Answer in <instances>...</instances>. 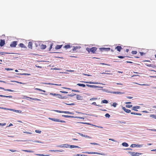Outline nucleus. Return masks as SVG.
<instances>
[{
    "mask_svg": "<svg viewBox=\"0 0 156 156\" xmlns=\"http://www.w3.org/2000/svg\"><path fill=\"white\" fill-rule=\"evenodd\" d=\"M127 153L130 154V155L131 156H139L141 154H142L143 153H139V152H135L131 151H128L127 152Z\"/></svg>",
    "mask_w": 156,
    "mask_h": 156,
    "instance_id": "obj_1",
    "label": "nucleus"
},
{
    "mask_svg": "<svg viewBox=\"0 0 156 156\" xmlns=\"http://www.w3.org/2000/svg\"><path fill=\"white\" fill-rule=\"evenodd\" d=\"M83 153H86L87 154H99V155H105V154L104 153H100L99 152H88V151H85L83 152Z\"/></svg>",
    "mask_w": 156,
    "mask_h": 156,
    "instance_id": "obj_2",
    "label": "nucleus"
},
{
    "mask_svg": "<svg viewBox=\"0 0 156 156\" xmlns=\"http://www.w3.org/2000/svg\"><path fill=\"white\" fill-rule=\"evenodd\" d=\"M18 41H12L10 44V47L12 48L16 47L17 45Z\"/></svg>",
    "mask_w": 156,
    "mask_h": 156,
    "instance_id": "obj_3",
    "label": "nucleus"
},
{
    "mask_svg": "<svg viewBox=\"0 0 156 156\" xmlns=\"http://www.w3.org/2000/svg\"><path fill=\"white\" fill-rule=\"evenodd\" d=\"M86 86H87L88 87H91V88H103V87L99 86H97L96 85H89L88 84H86Z\"/></svg>",
    "mask_w": 156,
    "mask_h": 156,
    "instance_id": "obj_4",
    "label": "nucleus"
},
{
    "mask_svg": "<svg viewBox=\"0 0 156 156\" xmlns=\"http://www.w3.org/2000/svg\"><path fill=\"white\" fill-rule=\"evenodd\" d=\"M99 49L101 51H109L111 49L110 48H106L103 47L100 48H99Z\"/></svg>",
    "mask_w": 156,
    "mask_h": 156,
    "instance_id": "obj_5",
    "label": "nucleus"
},
{
    "mask_svg": "<svg viewBox=\"0 0 156 156\" xmlns=\"http://www.w3.org/2000/svg\"><path fill=\"white\" fill-rule=\"evenodd\" d=\"M74 123H75V124H82L90 125H92V126H94V125L91 124L90 123H88V122H74Z\"/></svg>",
    "mask_w": 156,
    "mask_h": 156,
    "instance_id": "obj_6",
    "label": "nucleus"
},
{
    "mask_svg": "<svg viewBox=\"0 0 156 156\" xmlns=\"http://www.w3.org/2000/svg\"><path fill=\"white\" fill-rule=\"evenodd\" d=\"M5 44V41L4 39H1L0 40V46L1 47L3 46Z\"/></svg>",
    "mask_w": 156,
    "mask_h": 156,
    "instance_id": "obj_7",
    "label": "nucleus"
},
{
    "mask_svg": "<svg viewBox=\"0 0 156 156\" xmlns=\"http://www.w3.org/2000/svg\"><path fill=\"white\" fill-rule=\"evenodd\" d=\"M97 48L95 47H92L90 48L91 52L93 54L95 53V51H96Z\"/></svg>",
    "mask_w": 156,
    "mask_h": 156,
    "instance_id": "obj_8",
    "label": "nucleus"
},
{
    "mask_svg": "<svg viewBox=\"0 0 156 156\" xmlns=\"http://www.w3.org/2000/svg\"><path fill=\"white\" fill-rule=\"evenodd\" d=\"M122 110L126 113H129L130 112H131V110L129 109H127L125 108V107H124L122 106Z\"/></svg>",
    "mask_w": 156,
    "mask_h": 156,
    "instance_id": "obj_9",
    "label": "nucleus"
},
{
    "mask_svg": "<svg viewBox=\"0 0 156 156\" xmlns=\"http://www.w3.org/2000/svg\"><path fill=\"white\" fill-rule=\"evenodd\" d=\"M110 93L111 94H124L125 93L124 92H121L119 91H112V92H110Z\"/></svg>",
    "mask_w": 156,
    "mask_h": 156,
    "instance_id": "obj_10",
    "label": "nucleus"
},
{
    "mask_svg": "<svg viewBox=\"0 0 156 156\" xmlns=\"http://www.w3.org/2000/svg\"><path fill=\"white\" fill-rule=\"evenodd\" d=\"M18 46L21 48H24L25 49V50H26L27 49V47L23 43H20L18 44Z\"/></svg>",
    "mask_w": 156,
    "mask_h": 156,
    "instance_id": "obj_11",
    "label": "nucleus"
},
{
    "mask_svg": "<svg viewBox=\"0 0 156 156\" xmlns=\"http://www.w3.org/2000/svg\"><path fill=\"white\" fill-rule=\"evenodd\" d=\"M79 135H80V136H82L84 137H87L88 138H90L91 137H90V136H87V135L83 134L82 133H78L77 132H76Z\"/></svg>",
    "mask_w": 156,
    "mask_h": 156,
    "instance_id": "obj_12",
    "label": "nucleus"
},
{
    "mask_svg": "<svg viewBox=\"0 0 156 156\" xmlns=\"http://www.w3.org/2000/svg\"><path fill=\"white\" fill-rule=\"evenodd\" d=\"M62 116L63 117L66 118H76V116H71V115H62Z\"/></svg>",
    "mask_w": 156,
    "mask_h": 156,
    "instance_id": "obj_13",
    "label": "nucleus"
},
{
    "mask_svg": "<svg viewBox=\"0 0 156 156\" xmlns=\"http://www.w3.org/2000/svg\"><path fill=\"white\" fill-rule=\"evenodd\" d=\"M76 99L77 100H82L83 99V97L79 95H76Z\"/></svg>",
    "mask_w": 156,
    "mask_h": 156,
    "instance_id": "obj_14",
    "label": "nucleus"
},
{
    "mask_svg": "<svg viewBox=\"0 0 156 156\" xmlns=\"http://www.w3.org/2000/svg\"><path fill=\"white\" fill-rule=\"evenodd\" d=\"M73 49L71 50L72 51H71V52H73V51H76L77 49H80V47H78V46H73Z\"/></svg>",
    "mask_w": 156,
    "mask_h": 156,
    "instance_id": "obj_15",
    "label": "nucleus"
},
{
    "mask_svg": "<svg viewBox=\"0 0 156 156\" xmlns=\"http://www.w3.org/2000/svg\"><path fill=\"white\" fill-rule=\"evenodd\" d=\"M49 151H52V152H64V150H49Z\"/></svg>",
    "mask_w": 156,
    "mask_h": 156,
    "instance_id": "obj_16",
    "label": "nucleus"
},
{
    "mask_svg": "<svg viewBox=\"0 0 156 156\" xmlns=\"http://www.w3.org/2000/svg\"><path fill=\"white\" fill-rule=\"evenodd\" d=\"M72 47V46H71L69 44H67L65 45L63 47V48H66V49H67L68 48H70L71 47Z\"/></svg>",
    "mask_w": 156,
    "mask_h": 156,
    "instance_id": "obj_17",
    "label": "nucleus"
},
{
    "mask_svg": "<svg viewBox=\"0 0 156 156\" xmlns=\"http://www.w3.org/2000/svg\"><path fill=\"white\" fill-rule=\"evenodd\" d=\"M32 42L30 41L28 43V47L29 48H30L32 49Z\"/></svg>",
    "mask_w": 156,
    "mask_h": 156,
    "instance_id": "obj_18",
    "label": "nucleus"
},
{
    "mask_svg": "<svg viewBox=\"0 0 156 156\" xmlns=\"http://www.w3.org/2000/svg\"><path fill=\"white\" fill-rule=\"evenodd\" d=\"M145 65L148 67H151L154 68H156V66L153 65L151 64H148L147 63H145Z\"/></svg>",
    "mask_w": 156,
    "mask_h": 156,
    "instance_id": "obj_19",
    "label": "nucleus"
},
{
    "mask_svg": "<svg viewBox=\"0 0 156 156\" xmlns=\"http://www.w3.org/2000/svg\"><path fill=\"white\" fill-rule=\"evenodd\" d=\"M122 49V48L121 46H117V47H115V49H116L119 52H120Z\"/></svg>",
    "mask_w": 156,
    "mask_h": 156,
    "instance_id": "obj_20",
    "label": "nucleus"
},
{
    "mask_svg": "<svg viewBox=\"0 0 156 156\" xmlns=\"http://www.w3.org/2000/svg\"><path fill=\"white\" fill-rule=\"evenodd\" d=\"M48 119L50 120H51L52 121H55V122H58L59 119H55V118H49Z\"/></svg>",
    "mask_w": 156,
    "mask_h": 156,
    "instance_id": "obj_21",
    "label": "nucleus"
},
{
    "mask_svg": "<svg viewBox=\"0 0 156 156\" xmlns=\"http://www.w3.org/2000/svg\"><path fill=\"white\" fill-rule=\"evenodd\" d=\"M118 58H125V57H127L128 58H133V57H129V56H121V55H119L118 56H117Z\"/></svg>",
    "mask_w": 156,
    "mask_h": 156,
    "instance_id": "obj_22",
    "label": "nucleus"
},
{
    "mask_svg": "<svg viewBox=\"0 0 156 156\" xmlns=\"http://www.w3.org/2000/svg\"><path fill=\"white\" fill-rule=\"evenodd\" d=\"M62 46V45H57L55 47V49L58 50L60 49Z\"/></svg>",
    "mask_w": 156,
    "mask_h": 156,
    "instance_id": "obj_23",
    "label": "nucleus"
},
{
    "mask_svg": "<svg viewBox=\"0 0 156 156\" xmlns=\"http://www.w3.org/2000/svg\"><path fill=\"white\" fill-rule=\"evenodd\" d=\"M90 83H91V84H102V85H105V84H103V83H101L100 82H92V81H91Z\"/></svg>",
    "mask_w": 156,
    "mask_h": 156,
    "instance_id": "obj_24",
    "label": "nucleus"
},
{
    "mask_svg": "<svg viewBox=\"0 0 156 156\" xmlns=\"http://www.w3.org/2000/svg\"><path fill=\"white\" fill-rule=\"evenodd\" d=\"M4 54H16V53H8V52H0V54L1 55H4Z\"/></svg>",
    "mask_w": 156,
    "mask_h": 156,
    "instance_id": "obj_25",
    "label": "nucleus"
},
{
    "mask_svg": "<svg viewBox=\"0 0 156 156\" xmlns=\"http://www.w3.org/2000/svg\"><path fill=\"white\" fill-rule=\"evenodd\" d=\"M47 47V46L45 44H41V49L42 50L45 49Z\"/></svg>",
    "mask_w": 156,
    "mask_h": 156,
    "instance_id": "obj_26",
    "label": "nucleus"
},
{
    "mask_svg": "<svg viewBox=\"0 0 156 156\" xmlns=\"http://www.w3.org/2000/svg\"><path fill=\"white\" fill-rule=\"evenodd\" d=\"M122 145L123 146L125 147H128L129 146L128 144L126 142H124L122 143Z\"/></svg>",
    "mask_w": 156,
    "mask_h": 156,
    "instance_id": "obj_27",
    "label": "nucleus"
},
{
    "mask_svg": "<svg viewBox=\"0 0 156 156\" xmlns=\"http://www.w3.org/2000/svg\"><path fill=\"white\" fill-rule=\"evenodd\" d=\"M108 103V101L105 99H104L102 100L101 101V104H107Z\"/></svg>",
    "mask_w": 156,
    "mask_h": 156,
    "instance_id": "obj_28",
    "label": "nucleus"
},
{
    "mask_svg": "<svg viewBox=\"0 0 156 156\" xmlns=\"http://www.w3.org/2000/svg\"><path fill=\"white\" fill-rule=\"evenodd\" d=\"M76 85L83 87H85V86H86V85H85V84L80 83H77L76 84Z\"/></svg>",
    "mask_w": 156,
    "mask_h": 156,
    "instance_id": "obj_29",
    "label": "nucleus"
},
{
    "mask_svg": "<svg viewBox=\"0 0 156 156\" xmlns=\"http://www.w3.org/2000/svg\"><path fill=\"white\" fill-rule=\"evenodd\" d=\"M12 111L17 113H20L21 112V111L20 110H16L14 109H12Z\"/></svg>",
    "mask_w": 156,
    "mask_h": 156,
    "instance_id": "obj_30",
    "label": "nucleus"
},
{
    "mask_svg": "<svg viewBox=\"0 0 156 156\" xmlns=\"http://www.w3.org/2000/svg\"><path fill=\"white\" fill-rule=\"evenodd\" d=\"M131 114L132 115H142L141 113H137L134 112H131Z\"/></svg>",
    "mask_w": 156,
    "mask_h": 156,
    "instance_id": "obj_31",
    "label": "nucleus"
},
{
    "mask_svg": "<svg viewBox=\"0 0 156 156\" xmlns=\"http://www.w3.org/2000/svg\"><path fill=\"white\" fill-rule=\"evenodd\" d=\"M0 97L9 98H12V96H6L2 95H1L0 96Z\"/></svg>",
    "mask_w": 156,
    "mask_h": 156,
    "instance_id": "obj_32",
    "label": "nucleus"
},
{
    "mask_svg": "<svg viewBox=\"0 0 156 156\" xmlns=\"http://www.w3.org/2000/svg\"><path fill=\"white\" fill-rule=\"evenodd\" d=\"M22 151H25V152H27L33 153L34 152V151H33L28 150H23Z\"/></svg>",
    "mask_w": 156,
    "mask_h": 156,
    "instance_id": "obj_33",
    "label": "nucleus"
},
{
    "mask_svg": "<svg viewBox=\"0 0 156 156\" xmlns=\"http://www.w3.org/2000/svg\"><path fill=\"white\" fill-rule=\"evenodd\" d=\"M10 82H16V83H20V84H24V83H22L21 82H19L18 81H16V80H14V81L11 80L10 81Z\"/></svg>",
    "mask_w": 156,
    "mask_h": 156,
    "instance_id": "obj_34",
    "label": "nucleus"
},
{
    "mask_svg": "<svg viewBox=\"0 0 156 156\" xmlns=\"http://www.w3.org/2000/svg\"><path fill=\"white\" fill-rule=\"evenodd\" d=\"M29 98L30 99L33 100H34L35 101H41V100L37 98Z\"/></svg>",
    "mask_w": 156,
    "mask_h": 156,
    "instance_id": "obj_35",
    "label": "nucleus"
},
{
    "mask_svg": "<svg viewBox=\"0 0 156 156\" xmlns=\"http://www.w3.org/2000/svg\"><path fill=\"white\" fill-rule=\"evenodd\" d=\"M3 90H4L5 91H8L11 92H13L15 91L14 90H12L11 89H5L4 88V89H3Z\"/></svg>",
    "mask_w": 156,
    "mask_h": 156,
    "instance_id": "obj_36",
    "label": "nucleus"
},
{
    "mask_svg": "<svg viewBox=\"0 0 156 156\" xmlns=\"http://www.w3.org/2000/svg\"><path fill=\"white\" fill-rule=\"evenodd\" d=\"M36 155L40 156H49V154H36Z\"/></svg>",
    "mask_w": 156,
    "mask_h": 156,
    "instance_id": "obj_37",
    "label": "nucleus"
},
{
    "mask_svg": "<svg viewBox=\"0 0 156 156\" xmlns=\"http://www.w3.org/2000/svg\"><path fill=\"white\" fill-rule=\"evenodd\" d=\"M150 117H152V118H154L155 119H156V115H154V114H151L150 115Z\"/></svg>",
    "mask_w": 156,
    "mask_h": 156,
    "instance_id": "obj_38",
    "label": "nucleus"
},
{
    "mask_svg": "<svg viewBox=\"0 0 156 156\" xmlns=\"http://www.w3.org/2000/svg\"><path fill=\"white\" fill-rule=\"evenodd\" d=\"M0 82L3 83H7V84H10V85H14V84H13L12 83H8L6 82V81L1 80H0Z\"/></svg>",
    "mask_w": 156,
    "mask_h": 156,
    "instance_id": "obj_39",
    "label": "nucleus"
},
{
    "mask_svg": "<svg viewBox=\"0 0 156 156\" xmlns=\"http://www.w3.org/2000/svg\"><path fill=\"white\" fill-rule=\"evenodd\" d=\"M143 144H136V147H139V148H140V147H143Z\"/></svg>",
    "mask_w": 156,
    "mask_h": 156,
    "instance_id": "obj_40",
    "label": "nucleus"
},
{
    "mask_svg": "<svg viewBox=\"0 0 156 156\" xmlns=\"http://www.w3.org/2000/svg\"><path fill=\"white\" fill-rule=\"evenodd\" d=\"M53 111L54 112H58V113H62V112H63V111H61L58 110H53Z\"/></svg>",
    "mask_w": 156,
    "mask_h": 156,
    "instance_id": "obj_41",
    "label": "nucleus"
},
{
    "mask_svg": "<svg viewBox=\"0 0 156 156\" xmlns=\"http://www.w3.org/2000/svg\"><path fill=\"white\" fill-rule=\"evenodd\" d=\"M118 105V104L116 102H114L112 103V106L114 107H116L117 105Z\"/></svg>",
    "mask_w": 156,
    "mask_h": 156,
    "instance_id": "obj_42",
    "label": "nucleus"
},
{
    "mask_svg": "<svg viewBox=\"0 0 156 156\" xmlns=\"http://www.w3.org/2000/svg\"><path fill=\"white\" fill-rule=\"evenodd\" d=\"M101 90H102L103 92H105L110 93V92H112V91H108V90L102 89H101Z\"/></svg>",
    "mask_w": 156,
    "mask_h": 156,
    "instance_id": "obj_43",
    "label": "nucleus"
},
{
    "mask_svg": "<svg viewBox=\"0 0 156 156\" xmlns=\"http://www.w3.org/2000/svg\"><path fill=\"white\" fill-rule=\"evenodd\" d=\"M53 45V43H51V44H50V46L49 48V50H48V51H50L51 49L52 48V46Z\"/></svg>",
    "mask_w": 156,
    "mask_h": 156,
    "instance_id": "obj_44",
    "label": "nucleus"
},
{
    "mask_svg": "<svg viewBox=\"0 0 156 156\" xmlns=\"http://www.w3.org/2000/svg\"><path fill=\"white\" fill-rule=\"evenodd\" d=\"M76 95V94H75L73 93L71 94H68L67 95V96H69V97H73L74 96Z\"/></svg>",
    "mask_w": 156,
    "mask_h": 156,
    "instance_id": "obj_45",
    "label": "nucleus"
},
{
    "mask_svg": "<svg viewBox=\"0 0 156 156\" xmlns=\"http://www.w3.org/2000/svg\"><path fill=\"white\" fill-rule=\"evenodd\" d=\"M32 141L34 142H37V143H42V144H43L44 143L43 142H41L40 141L37 140H35L34 141L32 140Z\"/></svg>",
    "mask_w": 156,
    "mask_h": 156,
    "instance_id": "obj_46",
    "label": "nucleus"
},
{
    "mask_svg": "<svg viewBox=\"0 0 156 156\" xmlns=\"http://www.w3.org/2000/svg\"><path fill=\"white\" fill-rule=\"evenodd\" d=\"M75 112H76V113H78V114H82L85 115H87V114L83 113L82 112H78V111H76Z\"/></svg>",
    "mask_w": 156,
    "mask_h": 156,
    "instance_id": "obj_47",
    "label": "nucleus"
},
{
    "mask_svg": "<svg viewBox=\"0 0 156 156\" xmlns=\"http://www.w3.org/2000/svg\"><path fill=\"white\" fill-rule=\"evenodd\" d=\"M126 108H130L133 107V105H126Z\"/></svg>",
    "mask_w": 156,
    "mask_h": 156,
    "instance_id": "obj_48",
    "label": "nucleus"
},
{
    "mask_svg": "<svg viewBox=\"0 0 156 156\" xmlns=\"http://www.w3.org/2000/svg\"><path fill=\"white\" fill-rule=\"evenodd\" d=\"M132 110L134 111H138V110L134 106H133L132 108Z\"/></svg>",
    "mask_w": 156,
    "mask_h": 156,
    "instance_id": "obj_49",
    "label": "nucleus"
},
{
    "mask_svg": "<svg viewBox=\"0 0 156 156\" xmlns=\"http://www.w3.org/2000/svg\"><path fill=\"white\" fill-rule=\"evenodd\" d=\"M105 116L106 118H109L110 117V115L108 113H106L105 115Z\"/></svg>",
    "mask_w": 156,
    "mask_h": 156,
    "instance_id": "obj_50",
    "label": "nucleus"
},
{
    "mask_svg": "<svg viewBox=\"0 0 156 156\" xmlns=\"http://www.w3.org/2000/svg\"><path fill=\"white\" fill-rule=\"evenodd\" d=\"M49 94L50 95H53L54 96H56L57 97L58 94H55V93H49Z\"/></svg>",
    "mask_w": 156,
    "mask_h": 156,
    "instance_id": "obj_51",
    "label": "nucleus"
},
{
    "mask_svg": "<svg viewBox=\"0 0 156 156\" xmlns=\"http://www.w3.org/2000/svg\"><path fill=\"white\" fill-rule=\"evenodd\" d=\"M63 103H64L66 105H75V104L74 103H71L70 104L66 103H65L64 102H63Z\"/></svg>",
    "mask_w": 156,
    "mask_h": 156,
    "instance_id": "obj_52",
    "label": "nucleus"
},
{
    "mask_svg": "<svg viewBox=\"0 0 156 156\" xmlns=\"http://www.w3.org/2000/svg\"><path fill=\"white\" fill-rule=\"evenodd\" d=\"M64 147L68 148L69 147V144H64Z\"/></svg>",
    "mask_w": 156,
    "mask_h": 156,
    "instance_id": "obj_53",
    "label": "nucleus"
},
{
    "mask_svg": "<svg viewBox=\"0 0 156 156\" xmlns=\"http://www.w3.org/2000/svg\"><path fill=\"white\" fill-rule=\"evenodd\" d=\"M131 53L133 55H135L137 53V51H133L131 52Z\"/></svg>",
    "mask_w": 156,
    "mask_h": 156,
    "instance_id": "obj_54",
    "label": "nucleus"
},
{
    "mask_svg": "<svg viewBox=\"0 0 156 156\" xmlns=\"http://www.w3.org/2000/svg\"><path fill=\"white\" fill-rule=\"evenodd\" d=\"M71 90H72V91L76 92H78V93L80 92V91L79 90H74V89H72Z\"/></svg>",
    "mask_w": 156,
    "mask_h": 156,
    "instance_id": "obj_55",
    "label": "nucleus"
},
{
    "mask_svg": "<svg viewBox=\"0 0 156 156\" xmlns=\"http://www.w3.org/2000/svg\"><path fill=\"white\" fill-rule=\"evenodd\" d=\"M57 147H64V144H60L56 146Z\"/></svg>",
    "mask_w": 156,
    "mask_h": 156,
    "instance_id": "obj_56",
    "label": "nucleus"
},
{
    "mask_svg": "<svg viewBox=\"0 0 156 156\" xmlns=\"http://www.w3.org/2000/svg\"><path fill=\"white\" fill-rule=\"evenodd\" d=\"M136 144H132L130 145V147L132 148H133V147H136Z\"/></svg>",
    "mask_w": 156,
    "mask_h": 156,
    "instance_id": "obj_57",
    "label": "nucleus"
},
{
    "mask_svg": "<svg viewBox=\"0 0 156 156\" xmlns=\"http://www.w3.org/2000/svg\"><path fill=\"white\" fill-rule=\"evenodd\" d=\"M90 144L93 145H98L100 146V145L99 144L97 143H90Z\"/></svg>",
    "mask_w": 156,
    "mask_h": 156,
    "instance_id": "obj_58",
    "label": "nucleus"
},
{
    "mask_svg": "<svg viewBox=\"0 0 156 156\" xmlns=\"http://www.w3.org/2000/svg\"><path fill=\"white\" fill-rule=\"evenodd\" d=\"M76 118L79 119H84V117H80V116H76Z\"/></svg>",
    "mask_w": 156,
    "mask_h": 156,
    "instance_id": "obj_59",
    "label": "nucleus"
},
{
    "mask_svg": "<svg viewBox=\"0 0 156 156\" xmlns=\"http://www.w3.org/2000/svg\"><path fill=\"white\" fill-rule=\"evenodd\" d=\"M86 50L89 53H90L91 52L90 48L87 47L86 48Z\"/></svg>",
    "mask_w": 156,
    "mask_h": 156,
    "instance_id": "obj_60",
    "label": "nucleus"
},
{
    "mask_svg": "<svg viewBox=\"0 0 156 156\" xmlns=\"http://www.w3.org/2000/svg\"><path fill=\"white\" fill-rule=\"evenodd\" d=\"M57 97L59 98V99H62V96L60 94H58V95H57Z\"/></svg>",
    "mask_w": 156,
    "mask_h": 156,
    "instance_id": "obj_61",
    "label": "nucleus"
},
{
    "mask_svg": "<svg viewBox=\"0 0 156 156\" xmlns=\"http://www.w3.org/2000/svg\"><path fill=\"white\" fill-rule=\"evenodd\" d=\"M70 112H69V111H63L62 113L69 114Z\"/></svg>",
    "mask_w": 156,
    "mask_h": 156,
    "instance_id": "obj_62",
    "label": "nucleus"
},
{
    "mask_svg": "<svg viewBox=\"0 0 156 156\" xmlns=\"http://www.w3.org/2000/svg\"><path fill=\"white\" fill-rule=\"evenodd\" d=\"M139 53L141 56H143L145 54V53L143 52H139Z\"/></svg>",
    "mask_w": 156,
    "mask_h": 156,
    "instance_id": "obj_63",
    "label": "nucleus"
},
{
    "mask_svg": "<svg viewBox=\"0 0 156 156\" xmlns=\"http://www.w3.org/2000/svg\"><path fill=\"white\" fill-rule=\"evenodd\" d=\"M35 132L36 133H41V131L39 130H35Z\"/></svg>",
    "mask_w": 156,
    "mask_h": 156,
    "instance_id": "obj_64",
    "label": "nucleus"
}]
</instances>
